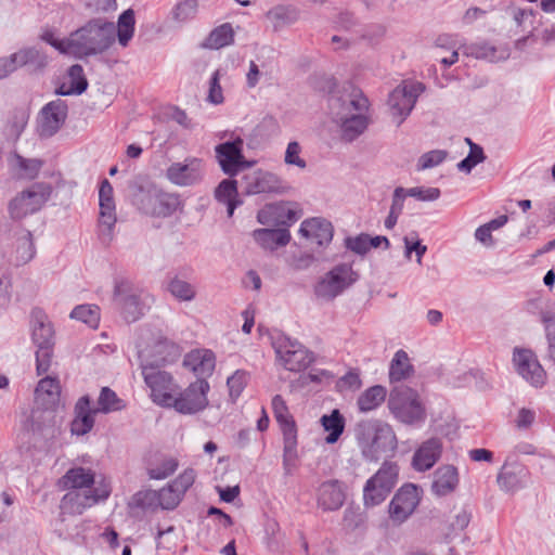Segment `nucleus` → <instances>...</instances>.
I'll return each instance as SVG.
<instances>
[{"label": "nucleus", "mask_w": 555, "mask_h": 555, "mask_svg": "<svg viewBox=\"0 0 555 555\" xmlns=\"http://www.w3.org/2000/svg\"><path fill=\"white\" fill-rule=\"evenodd\" d=\"M387 406L393 417L405 425L421 426L427 413L418 392L408 386L393 387L389 393Z\"/></svg>", "instance_id": "4"}, {"label": "nucleus", "mask_w": 555, "mask_h": 555, "mask_svg": "<svg viewBox=\"0 0 555 555\" xmlns=\"http://www.w3.org/2000/svg\"><path fill=\"white\" fill-rule=\"evenodd\" d=\"M486 156L483 150L478 144H472L468 155L457 164V169L465 172H470L472 169L485 160Z\"/></svg>", "instance_id": "51"}, {"label": "nucleus", "mask_w": 555, "mask_h": 555, "mask_svg": "<svg viewBox=\"0 0 555 555\" xmlns=\"http://www.w3.org/2000/svg\"><path fill=\"white\" fill-rule=\"evenodd\" d=\"M40 39L53 47L61 54L70 55L69 36L64 39H59L55 37V30L53 28L46 27L40 35Z\"/></svg>", "instance_id": "50"}, {"label": "nucleus", "mask_w": 555, "mask_h": 555, "mask_svg": "<svg viewBox=\"0 0 555 555\" xmlns=\"http://www.w3.org/2000/svg\"><path fill=\"white\" fill-rule=\"evenodd\" d=\"M68 113V106L63 100H54L47 103L40 111L38 133L41 138L53 137L64 125Z\"/></svg>", "instance_id": "18"}, {"label": "nucleus", "mask_w": 555, "mask_h": 555, "mask_svg": "<svg viewBox=\"0 0 555 555\" xmlns=\"http://www.w3.org/2000/svg\"><path fill=\"white\" fill-rule=\"evenodd\" d=\"M529 475L526 466L505 462L496 476V482L502 491L514 493L526 487Z\"/></svg>", "instance_id": "22"}, {"label": "nucleus", "mask_w": 555, "mask_h": 555, "mask_svg": "<svg viewBox=\"0 0 555 555\" xmlns=\"http://www.w3.org/2000/svg\"><path fill=\"white\" fill-rule=\"evenodd\" d=\"M99 237L103 243L108 244L113 240L117 221L114 197H99Z\"/></svg>", "instance_id": "27"}, {"label": "nucleus", "mask_w": 555, "mask_h": 555, "mask_svg": "<svg viewBox=\"0 0 555 555\" xmlns=\"http://www.w3.org/2000/svg\"><path fill=\"white\" fill-rule=\"evenodd\" d=\"M16 165L24 176L28 179H35L39 175L43 162L37 158H25L18 154L15 155Z\"/></svg>", "instance_id": "52"}, {"label": "nucleus", "mask_w": 555, "mask_h": 555, "mask_svg": "<svg viewBox=\"0 0 555 555\" xmlns=\"http://www.w3.org/2000/svg\"><path fill=\"white\" fill-rule=\"evenodd\" d=\"M60 502L62 514L81 515L87 508L92 507L111 495V487L103 479L98 482L94 490H66Z\"/></svg>", "instance_id": "7"}, {"label": "nucleus", "mask_w": 555, "mask_h": 555, "mask_svg": "<svg viewBox=\"0 0 555 555\" xmlns=\"http://www.w3.org/2000/svg\"><path fill=\"white\" fill-rule=\"evenodd\" d=\"M207 100L216 105L223 102V93L220 86V72L218 69L215 70L210 77Z\"/></svg>", "instance_id": "60"}, {"label": "nucleus", "mask_w": 555, "mask_h": 555, "mask_svg": "<svg viewBox=\"0 0 555 555\" xmlns=\"http://www.w3.org/2000/svg\"><path fill=\"white\" fill-rule=\"evenodd\" d=\"M399 467L393 462H384L379 469L366 480L363 488L365 507L382 504L390 494L398 481Z\"/></svg>", "instance_id": "6"}, {"label": "nucleus", "mask_w": 555, "mask_h": 555, "mask_svg": "<svg viewBox=\"0 0 555 555\" xmlns=\"http://www.w3.org/2000/svg\"><path fill=\"white\" fill-rule=\"evenodd\" d=\"M369 126V118L364 114H352L341 119V137L345 141L356 140Z\"/></svg>", "instance_id": "39"}, {"label": "nucleus", "mask_w": 555, "mask_h": 555, "mask_svg": "<svg viewBox=\"0 0 555 555\" xmlns=\"http://www.w3.org/2000/svg\"><path fill=\"white\" fill-rule=\"evenodd\" d=\"M244 140L236 137L232 141L223 142L215 147L216 158L223 173L234 177L241 170L250 167L254 162H249L243 154Z\"/></svg>", "instance_id": "13"}, {"label": "nucleus", "mask_w": 555, "mask_h": 555, "mask_svg": "<svg viewBox=\"0 0 555 555\" xmlns=\"http://www.w3.org/2000/svg\"><path fill=\"white\" fill-rule=\"evenodd\" d=\"M406 193L410 197H415L418 201L423 202H433L440 197V190L438 188H421L415 186L411 189H405Z\"/></svg>", "instance_id": "59"}, {"label": "nucleus", "mask_w": 555, "mask_h": 555, "mask_svg": "<svg viewBox=\"0 0 555 555\" xmlns=\"http://www.w3.org/2000/svg\"><path fill=\"white\" fill-rule=\"evenodd\" d=\"M157 499V492L153 490L139 491L133 495V503L141 508L151 507Z\"/></svg>", "instance_id": "63"}, {"label": "nucleus", "mask_w": 555, "mask_h": 555, "mask_svg": "<svg viewBox=\"0 0 555 555\" xmlns=\"http://www.w3.org/2000/svg\"><path fill=\"white\" fill-rule=\"evenodd\" d=\"M459 486V473L453 465H443L434 474L431 491L437 496L452 493Z\"/></svg>", "instance_id": "30"}, {"label": "nucleus", "mask_w": 555, "mask_h": 555, "mask_svg": "<svg viewBox=\"0 0 555 555\" xmlns=\"http://www.w3.org/2000/svg\"><path fill=\"white\" fill-rule=\"evenodd\" d=\"M12 280L7 270H0V309L7 308L11 302Z\"/></svg>", "instance_id": "58"}, {"label": "nucleus", "mask_w": 555, "mask_h": 555, "mask_svg": "<svg viewBox=\"0 0 555 555\" xmlns=\"http://www.w3.org/2000/svg\"><path fill=\"white\" fill-rule=\"evenodd\" d=\"M266 17L274 30H280L295 23L298 20V12L291 5H275L266 13Z\"/></svg>", "instance_id": "37"}, {"label": "nucleus", "mask_w": 555, "mask_h": 555, "mask_svg": "<svg viewBox=\"0 0 555 555\" xmlns=\"http://www.w3.org/2000/svg\"><path fill=\"white\" fill-rule=\"evenodd\" d=\"M215 198L218 203L227 205L229 217H232L234 210L243 204L237 192V181L234 179L222 180L215 189Z\"/></svg>", "instance_id": "32"}, {"label": "nucleus", "mask_w": 555, "mask_h": 555, "mask_svg": "<svg viewBox=\"0 0 555 555\" xmlns=\"http://www.w3.org/2000/svg\"><path fill=\"white\" fill-rule=\"evenodd\" d=\"M243 185L247 195L284 193L287 190L285 182L278 175L263 169L244 175Z\"/></svg>", "instance_id": "17"}, {"label": "nucleus", "mask_w": 555, "mask_h": 555, "mask_svg": "<svg viewBox=\"0 0 555 555\" xmlns=\"http://www.w3.org/2000/svg\"><path fill=\"white\" fill-rule=\"evenodd\" d=\"M272 411L283 434V460L286 464L297 455V426L281 395L272 398Z\"/></svg>", "instance_id": "10"}, {"label": "nucleus", "mask_w": 555, "mask_h": 555, "mask_svg": "<svg viewBox=\"0 0 555 555\" xmlns=\"http://www.w3.org/2000/svg\"><path fill=\"white\" fill-rule=\"evenodd\" d=\"M134 12L131 9L124 11L117 22L104 17L89 20L82 26L69 34L70 56L83 60L106 52L115 42L126 48L134 35Z\"/></svg>", "instance_id": "1"}, {"label": "nucleus", "mask_w": 555, "mask_h": 555, "mask_svg": "<svg viewBox=\"0 0 555 555\" xmlns=\"http://www.w3.org/2000/svg\"><path fill=\"white\" fill-rule=\"evenodd\" d=\"M301 147L298 142L292 141L288 143L286 152H285V163L287 165H295L301 169L306 168L307 164L305 159H302L300 154Z\"/></svg>", "instance_id": "61"}, {"label": "nucleus", "mask_w": 555, "mask_h": 555, "mask_svg": "<svg viewBox=\"0 0 555 555\" xmlns=\"http://www.w3.org/2000/svg\"><path fill=\"white\" fill-rule=\"evenodd\" d=\"M387 390L382 385H374L364 390L358 398L357 404L361 412L377 409L386 399Z\"/></svg>", "instance_id": "38"}, {"label": "nucleus", "mask_w": 555, "mask_h": 555, "mask_svg": "<svg viewBox=\"0 0 555 555\" xmlns=\"http://www.w3.org/2000/svg\"><path fill=\"white\" fill-rule=\"evenodd\" d=\"M253 236L261 247L271 250L278 246H285L291 241V233L287 229H257Z\"/></svg>", "instance_id": "33"}, {"label": "nucleus", "mask_w": 555, "mask_h": 555, "mask_svg": "<svg viewBox=\"0 0 555 555\" xmlns=\"http://www.w3.org/2000/svg\"><path fill=\"white\" fill-rule=\"evenodd\" d=\"M535 421V412L531 409L521 408L515 418L518 429H528Z\"/></svg>", "instance_id": "62"}, {"label": "nucleus", "mask_w": 555, "mask_h": 555, "mask_svg": "<svg viewBox=\"0 0 555 555\" xmlns=\"http://www.w3.org/2000/svg\"><path fill=\"white\" fill-rule=\"evenodd\" d=\"M96 474L90 467L74 466L56 482L60 490H94L98 486Z\"/></svg>", "instance_id": "21"}, {"label": "nucleus", "mask_w": 555, "mask_h": 555, "mask_svg": "<svg viewBox=\"0 0 555 555\" xmlns=\"http://www.w3.org/2000/svg\"><path fill=\"white\" fill-rule=\"evenodd\" d=\"M67 74L70 80V88L68 90L60 88L57 93L61 95H79L83 93L88 88V80L85 76L83 67L80 64H74L68 68Z\"/></svg>", "instance_id": "42"}, {"label": "nucleus", "mask_w": 555, "mask_h": 555, "mask_svg": "<svg viewBox=\"0 0 555 555\" xmlns=\"http://www.w3.org/2000/svg\"><path fill=\"white\" fill-rule=\"evenodd\" d=\"M126 408L122 399L109 387H103L98 398V405L91 408V398L86 395L78 399L75 404V418L70 424L72 434L83 436L92 430L94 416L98 413H111L121 411Z\"/></svg>", "instance_id": "3"}, {"label": "nucleus", "mask_w": 555, "mask_h": 555, "mask_svg": "<svg viewBox=\"0 0 555 555\" xmlns=\"http://www.w3.org/2000/svg\"><path fill=\"white\" fill-rule=\"evenodd\" d=\"M358 280V274L347 263L335 266L314 286L317 297L332 300Z\"/></svg>", "instance_id": "9"}, {"label": "nucleus", "mask_w": 555, "mask_h": 555, "mask_svg": "<svg viewBox=\"0 0 555 555\" xmlns=\"http://www.w3.org/2000/svg\"><path fill=\"white\" fill-rule=\"evenodd\" d=\"M178 460L172 456H162L159 462L147 468L151 479L162 480L171 476L178 468Z\"/></svg>", "instance_id": "45"}, {"label": "nucleus", "mask_w": 555, "mask_h": 555, "mask_svg": "<svg viewBox=\"0 0 555 555\" xmlns=\"http://www.w3.org/2000/svg\"><path fill=\"white\" fill-rule=\"evenodd\" d=\"M54 345L39 346L36 351V371L38 375L47 373L51 366Z\"/></svg>", "instance_id": "53"}, {"label": "nucleus", "mask_w": 555, "mask_h": 555, "mask_svg": "<svg viewBox=\"0 0 555 555\" xmlns=\"http://www.w3.org/2000/svg\"><path fill=\"white\" fill-rule=\"evenodd\" d=\"M421 496L417 486L413 483L403 485L393 495L389 505V518L393 524L404 522L420 504Z\"/></svg>", "instance_id": "15"}, {"label": "nucleus", "mask_w": 555, "mask_h": 555, "mask_svg": "<svg viewBox=\"0 0 555 555\" xmlns=\"http://www.w3.org/2000/svg\"><path fill=\"white\" fill-rule=\"evenodd\" d=\"M131 284L127 280H118L115 282L114 296L122 298L121 314L126 322L133 323L143 315V304L137 294H128Z\"/></svg>", "instance_id": "23"}, {"label": "nucleus", "mask_w": 555, "mask_h": 555, "mask_svg": "<svg viewBox=\"0 0 555 555\" xmlns=\"http://www.w3.org/2000/svg\"><path fill=\"white\" fill-rule=\"evenodd\" d=\"M196 479V472L193 468L184 469L176 479L165 487L164 495L176 492V496L167 506H178L185 492L193 486Z\"/></svg>", "instance_id": "34"}, {"label": "nucleus", "mask_w": 555, "mask_h": 555, "mask_svg": "<svg viewBox=\"0 0 555 555\" xmlns=\"http://www.w3.org/2000/svg\"><path fill=\"white\" fill-rule=\"evenodd\" d=\"M540 319L544 326L545 335L555 332V307L542 310L540 312Z\"/></svg>", "instance_id": "64"}, {"label": "nucleus", "mask_w": 555, "mask_h": 555, "mask_svg": "<svg viewBox=\"0 0 555 555\" xmlns=\"http://www.w3.org/2000/svg\"><path fill=\"white\" fill-rule=\"evenodd\" d=\"M273 347L281 365L291 372H300L306 370L312 362L313 356L298 341H293L288 337H279Z\"/></svg>", "instance_id": "12"}, {"label": "nucleus", "mask_w": 555, "mask_h": 555, "mask_svg": "<svg viewBox=\"0 0 555 555\" xmlns=\"http://www.w3.org/2000/svg\"><path fill=\"white\" fill-rule=\"evenodd\" d=\"M15 70L20 67L31 65L35 69H42L48 65V55L35 47H27L11 54Z\"/></svg>", "instance_id": "35"}, {"label": "nucleus", "mask_w": 555, "mask_h": 555, "mask_svg": "<svg viewBox=\"0 0 555 555\" xmlns=\"http://www.w3.org/2000/svg\"><path fill=\"white\" fill-rule=\"evenodd\" d=\"M184 364L190 366L198 378H205L214 373L216 357L209 349L196 350L188 354Z\"/></svg>", "instance_id": "31"}, {"label": "nucleus", "mask_w": 555, "mask_h": 555, "mask_svg": "<svg viewBox=\"0 0 555 555\" xmlns=\"http://www.w3.org/2000/svg\"><path fill=\"white\" fill-rule=\"evenodd\" d=\"M69 317L96 328L100 323V308L96 305H79L72 310Z\"/></svg>", "instance_id": "43"}, {"label": "nucleus", "mask_w": 555, "mask_h": 555, "mask_svg": "<svg viewBox=\"0 0 555 555\" xmlns=\"http://www.w3.org/2000/svg\"><path fill=\"white\" fill-rule=\"evenodd\" d=\"M30 324L31 338L37 347L54 345V330L43 310L39 308L33 309Z\"/></svg>", "instance_id": "26"}, {"label": "nucleus", "mask_w": 555, "mask_h": 555, "mask_svg": "<svg viewBox=\"0 0 555 555\" xmlns=\"http://www.w3.org/2000/svg\"><path fill=\"white\" fill-rule=\"evenodd\" d=\"M142 376L151 389V399L154 403L168 408L172 397L178 392V385L172 375L158 366L142 364Z\"/></svg>", "instance_id": "8"}, {"label": "nucleus", "mask_w": 555, "mask_h": 555, "mask_svg": "<svg viewBox=\"0 0 555 555\" xmlns=\"http://www.w3.org/2000/svg\"><path fill=\"white\" fill-rule=\"evenodd\" d=\"M249 380V373L245 370H236L231 376L227 379V386L229 389V396L233 402H235L238 397L244 391Z\"/></svg>", "instance_id": "48"}, {"label": "nucleus", "mask_w": 555, "mask_h": 555, "mask_svg": "<svg viewBox=\"0 0 555 555\" xmlns=\"http://www.w3.org/2000/svg\"><path fill=\"white\" fill-rule=\"evenodd\" d=\"M197 0H181L171 10L172 20L177 23H185L196 16Z\"/></svg>", "instance_id": "46"}, {"label": "nucleus", "mask_w": 555, "mask_h": 555, "mask_svg": "<svg viewBox=\"0 0 555 555\" xmlns=\"http://www.w3.org/2000/svg\"><path fill=\"white\" fill-rule=\"evenodd\" d=\"M299 233L318 246H324L332 242L334 229L330 221L323 218H310L302 221Z\"/></svg>", "instance_id": "25"}, {"label": "nucleus", "mask_w": 555, "mask_h": 555, "mask_svg": "<svg viewBox=\"0 0 555 555\" xmlns=\"http://www.w3.org/2000/svg\"><path fill=\"white\" fill-rule=\"evenodd\" d=\"M60 383L57 378H53L50 376H46L39 380L35 393L37 399H40L42 396H48L49 401L54 402L60 395Z\"/></svg>", "instance_id": "49"}, {"label": "nucleus", "mask_w": 555, "mask_h": 555, "mask_svg": "<svg viewBox=\"0 0 555 555\" xmlns=\"http://www.w3.org/2000/svg\"><path fill=\"white\" fill-rule=\"evenodd\" d=\"M447 157V152L442 150H433L423 154L417 163L420 170L429 169L440 165Z\"/></svg>", "instance_id": "55"}, {"label": "nucleus", "mask_w": 555, "mask_h": 555, "mask_svg": "<svg viewBox=\"0 0 555 555\" xmlns=\"http://www.w3.org/2000/svg\"><path fill=\"white\" fill-rule=\"evenodd\" d=\"M442 440L433 437L424 441L414 452L412 459L413 468L417 472H426L434 467L442 454Z\"/></svg>", "instance_id": "24"}, {"label": "nucleus", "mask_w": 555, "mask_h": 555, "mask_svg": "<svg viewBox=\"0 0 555 555\" xmlns=\"http://www.w3.org/2000/svg\"><path fill=\"white\" fill-rule=\"evenodd\" d=\"M513 361L517 373L530 385L538 388L545 384L546 373L532 351L515 350Z\"/></svg>", "instance_id": "19"}, {"label": "nucleus", "mask_w": 555, "mask_h": 555, "mask_svg": "<svg viewBox=\"0 0 555 555\" xmlns=\"http://www.w3.org/2000/svg\"><path fill=\"white\" fill-rule=\"evenodd\" d=\"M300 218V211L291 207L288 203L280 202L267 204L257 214V220L263 225L291 227Z\"/></svg>", "instance_id": "20"}, {"label": "nucleus", "mask_w": 555, "mask_h": 555, "mask_svg": "<svg viewBox=\"0 0 555 555\" xmlns=\"http://www.w3.org/2000/svg\"><path fill=\"white\" fill-rule=\"evenodd\" d=\"M413 373V366L410 363L408 353L404 350H398L389 366V378L391 382H401Z\"/></svg>", "instance_id": "41"}, {"label": "nucleus", "mask_w": 555, "mask_h": 555, "mask_svg": "<svg viewBox=\"0 0 555 555\" xmlns=\"http://www.w3.org/2000/svg\"><path fill=\"white\" fill-rule=\"evenodd\" d=\"M167 179L179 186H191L204 178V162L197 157H186L183 163H172L166 170Z\"/></svg>", "instance_id": "16"}, {"label": "nucleus", "mask_w": 555, "mask_h": 555, "mask_svg": "<svg viewBox=\"0 0 555 555\" xmlns=\"http://www.w3.org/2000/svg\"><path fill=\"white\" fill-rule=\"evenodd\" d=\"M425 86L418 81H402L389 94L388 104L392 115L399 116L401 124L412 112Z\"/></svg>", "instance_id": "14"}, {"label": "nucleus", "mask_w": 555, "mask_h": 555, "mask_svg": "<svg viewBox=\"0 0 555 555\" xmlns=\"http://www.w3.org/2000/svg\"><path fill=\"white\" fill-rule=\"evenodd\" d=\"M321 424L328 433L325 437V442L328 444L337 442L345 430V418L337 409L333 410L330 415H323Z\"/></svg>", "instance_id": "40"}, {"label": "nucleus", "mask_w": 555, "mask_h": 555, "mask_svg": "<svg viewBox=\"0 0 555 555\" xmlns=\"http://www.w3.org/2000/svg\"><path fill=\"white\" fill-rule=\"evenodd\" d=\"M496 49L489 42H478L473 43L465 49V53L467 55L474 56L476 59H489L493 60L495 57Z\"/></svg>", "instance_id": "54"}, {"label": "nucleus", "mask_w": 555, "mask_h": 555, "mask_svg": "<svg viewBox=\"0 0 555 555\" xmlns=\"http://www.w3.org/2000/svg\"><path fill=\"white\" fill-rule=\"evenodd\" d=\"M234 42V30L230 23L215 27L202 42L201 47L209 50H219Z\"/></svg>", "instance_id": "36"}, {"label": "nucleus", "mask_w": 555, "mask_h": 555, "mask_svg": "<svg viewBox=\"0 0 555 555\" xmlns=\"http://www.w3.org/2000/svg\"><path fill=\"white\" fill-rule=\"evenodd\" d=\"M151 205L150 214L154 217L166 218L172 216L182 207V202L178 194L157 192L149 197Z\"/></svg>", "instance_id": "29"}, {"label": "nucleus", "mask_w": 555, "mask_h": 555, "mask_svg": "<svg viewBox=\"0 0 555 555\" xmlns=\"http://www.w3.org/2000/svg\"><path fill=\"white\" fill-rule=\"evenodd\" d=\"M16 254L17 263L23 264L29 262L35 257L36 247L30 231L24 230V235L17 240Z\"/></svg>", "instance_id": "47"}, {"label": "nucleus", "mask_w": 555, "mask_h": 555, "mask_svg": "<svg viewBox=\"0 0 555 555\" xmlns=\"http://www.w3.org/2000/svg\"><path fill=\"white\" fill-rule=\"evenodd\" d=\"M168 292L180 301H192L196 296L195 287L189 282L173 276L167 285Z\"/></svg>", "instance_id": "44"}, {"label": "nucleus", "mask_w": 555, "mask_h": 555, "mask_svg": "<svg viewBox=\"0 0 555 555\" xmlns=\"http://www.w3.org/2000/svg\"><path fill=\"white\" fill-rule=\"evenodd\" d=\"M345 501V493L337 480L325 481L318 488V505L323 511H337Z\"/></svg>", "instance_id": "28"}, {"label": "nucleus", "mask_w": 555, "mask_h": 555, "mask_svg": "<svg viewBox=\"0 0 555 555\" xmlns=\"http://www.w3.org/2000/svg\"><path fill=\"white\" fill-rule=\"evenodd\" d=\"M354 433L362 455L369 461L376 462L397 448L393 429L380 421H362L357 424Z\"/></svg>", "instance_id": "2"}, {"label": "nucleus", "mask_w": 555, "mask_h": 555, "mask_svg": "<svg viewBox=\"0 0 555 555\" xmlns=\"http://www.w3.org/2000/svg\"><path fill=\"white\" fill-rule=\"evenodd\" d=\"M209 389L210 386L206 378H197L183 391L179 392L177 397H172L169 408H173L181 414L198 413L208 405L207 393Z\"/></svg>", "instance_id": "11"}, {"label": "nucleus", "mask_w": 555, "mask_h": 555, "mask_svg": "<svg viewBox=\"0 0 555 555\" xmlns=\"http://www.w3.org/2000/svg\"><path fill=\"white\" fill-rule=\"evenodd\" d=\"M53 188L47 182H36L13 197L8 205L10 218L22 220L38 212L51 197Z\"/></svg>", "instance_id": "5"}, {"label": "nucleus", "mask_w": 555, "mask_h": 555, "mask_svg": "<svg viewBox=\"0 0 555 555\" xmlns=\"http://www.w3.org/2000/svg\"><path fill=\"white\" fill-rule=\"evenodd\" d=\"M346 247L358 255H365L371 249L370 236L361 233L345 240Z\"/></svg>", "instance_id": "57"}, {"label": "nucleus", "mask_w": 555, "mask_h": 555, "mask_svg": "<svg viewBox=\"0 0 555 555\" xmlns=\"http://www.w3.org/2000/svg\"><path fill=\"white\" fill-rule=\"evenodd\" d=\"M337 388L341 391L344 390H358L362 386V380L360 378V372L358 369L349 370L345 375H343L337 380Z\"/></svg>", "instance_id": "56"}]
</instances>
